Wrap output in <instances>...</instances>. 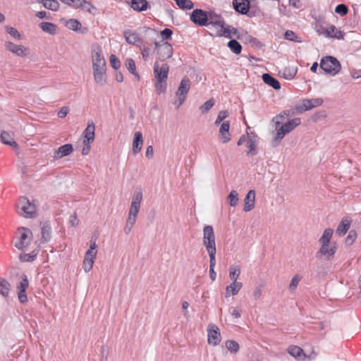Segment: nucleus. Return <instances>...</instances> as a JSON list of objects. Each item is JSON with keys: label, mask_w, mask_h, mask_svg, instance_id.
I'll list each match as a JSON object with an SVG mask.
<instances>
[{"label": "nucleus", "mask_w": 361, "mask_h": 361, "mask_svg": "<svg viewBox=\"0 0 361 361\" xmlns=\"http://www.w3.org/2000/svg\"><path fill=\"white\" fill-rule=\"evenodd\" d=\"M92 61L94 79L97 84L102 86L106 82V60L100 47L92 49Z\"/></svg>", "instance_id": "f257e3e1"}, {"label": "nucleus", "mask_w": 361, "mask_h": 361, "mask_svg": "<svg viewBox=\"0 0 361 361\" xmlns=\"http://www.w3.org/2000/svg\"><path fill=\"white\" fill-rule=\"evenodd\" d=\"M221 32L224 37L226 38L236 37L237 39L245 44H250L251 45H258L259 43L256 38L252 37L246 31L242 29L238 30L233 27H226L224 28L223 27Z\"/></svg>", "instance_id": "f03ea898"}, {"label": "nucleus", "mask_w": 361, "mask_h": 361, "mask_svg": "<svg viewBox=\"0 0 361 361\" xmlns=\"http://www.w3.org/2000/svg\"><path fill=\"white\" fill-rule=\"evenodd\" d=\"M18 213L25 218H34L37 216V207L34 202L30 201L27 197H20L17 202Z\"/></svg>", "instance_id": "7ed1b4c3"}, {"label": "nucleus", "mask_w": 361, "mask_h": 361, "mask_svg": "<svg viewBox=\"0 0 361 361\" xmlns=\"http://www.w3.org/2000/svg\"><path fill=\"white\" fill-rule=\"evenodd\" d=\"M319 66L325 74L331 76H335L341 69L340 61L333 56L322 57L320 61Z\"/></svg>", "instance_id": "20e7f679"}, {"label": "nucleus", "mask_w": 361, "mask_h": 361, "mask_svg": "<svg viewBox=\"0 0 361 361\" xmlns=\"http://www.w3.org/2000/svg\"><path fill=\"white\" fill-rule=\"evenodd\" d=\"M19 240L14 243V246L19 250H25L30 243L32 232L25 227L18 228Z\"/></svg>", "instance_id": "39448f33"}, {"label": "nucleus", "mask_w": 361, "mask_h": 361, "mask_svg": "<svg viewBox=\"0 0 361 361\" xmlns=\"http://www.w3.org/2000/svg\"><path fill=\"white\" fill-rule=\"evenodd\" d=\"M300 118H295L288 120L286 123L282 125L279 129H277L276 135L275 136L276 140H281L284 136L293 130L295 127L300 124Z\"/></svg>", "instance_id": "423d86ee"}, {"label": "nucleus", "mask_w": 361, "mask_h": 361, "mask_svg": "<svg viewBox=\"0 0 361 361\" xmlns=\"http://www.w3.org/2000/svg\"><path fill=\"white\" fill-rule=\"evenodd\" d=\"M142 200V190L141 188H137L134 192L130 207L128 212V216L137 218V214L140 209V204Z\"/></svg>", "instance_id": "0eeeda50"}, {"label": "nucleus", "mask_w": 361, "mask_h": 361, "mask_svg": "<svg viewBox=\"0 0 361 361\" xmlns=\"http://www.w3.org/2000/svg\"><path fill=\"white\" fill-rule=\"evenodd\" d=\"M323 99L322 98L304 99L301 101V104H296L295 109L298 112L302 113L312 109L322 106Z\"/></svg>", "instance_id": "6e6552de"}, {"label": "nucleus", "mask_w": 361, "mask_h": 361, "mask_svg": "<svg viewBox=\"0 0 361 361\" xmlns=\"http://www.w3.org/2000/svg\"><path fill=\"white\" fill-rule=\"evenodd\" d=\"M203 245L206 250L216 247L214 231L213 227L210 225H207L203 228Z\"/></svg>", "instance_id": "1a4fd4ad"}, {"label": "nucleus", "mask_w": 361, "mask_h": 361, "mask_svg": "<svg viewBox=\"0 0 361 361\" xmlns=\"http://www.w3.org/2000/svg\"><path fill=\"white\" fill-rule=\"evenodd\" d=\"M29 286V281L25 274L21 275V280L17 285L18 298L21 304H25L27 302V297L26 290Z\"/></svg>", "instance_id": "9d476101"}, {"label": "nucleus", "mask_w": 361, "mask_h": 361, "mask_svg": "<svg viewBox=\"0 0 361 361\" xmlns=\"http://www.w3.org/2000/svg\"><path fill=\"white\" fill-rule=\"evenodd\" d=\"M207 341L209 345L216 346L221 341L219 327L214 324H209L207 327Z\"/></svg>", "instance_id": "9b49d317"}, {"label": "nucleus", "mask_w": 361, "mask_h": 361, "mask_svg": "<svg viewBox=\"0 0 361 361\" xmlns=\"http://www.w3.org/2000/svg\"><path fill=\"white\" fill-rule=\"evenodd\" d=\"M191 20L196 25L204 26L207 25L208 16L201 9H195L190 16Z\"/></svg>", "instance_id": "f8f14e48"}, {"label": "nucleus", "mask_w": 361, "mask_h": 361, "mask_svg": "<svg viewBox=\"0 0 361 361\" xmlns=\"http://www.w3.org/2000/svg\"><path fill=\"white\" fill-rule=\"evenodd\" d=\"M169 67L167 63H162L159 66L158 62L154 65V73L156 80H167Z\"/></svg>", "instance_id": "ddd939ff"}, {"label": "nucleus", "mask_w": 361, "mask_h": 361, "mask_svg": "<svg viewBox=\"0 0 361 361\" xmlns=\"http://www.w3.org/2000/svg\"><path fill=\"white\" fill-rule=\"evenodd\" d=\"M208 21H209V24H213L216 26L217 34L220 37L224 36L223 34H221L223 27L224 28L226 27H231V25L225 24L221 17L216 14L209 13L208 16Z\"/></svg>", "instance_id": "4468645a"}, {"label": "nucleus", "mask_w": 361, "mask_h": 361, "mask_svg": "<svg viewBox=\"0 0 361 361\" xmlns=\"http://www.w3.org/2000/svg\"><path fill=\"white\" fill-rule=\"evenodd\" d=\"M190 88V80L188 76H184L178 85L176 92V97H187Z\"/></svg>", "instance_id": "2eb2a0df"}, {"label": "nucleus", "mask_w": 361, "mask_h": 361, "mask_svg": "<svg viewBox=\"0 0 361 361\" xmlns=\"http://www.w3.org/2000/svg\"><path fill=\"white\" fill-rule=\"evenodd\" d=\"M83 142L92 144L95 137V125L93 121H88L87 126L82 133Z\"/></svg>", "instance_id": "dca6fc26"}, {"label": "nucleus", "mask_w": 361, "mask_h": 361, "mask_svg": "<svg viewBox=\"0 0 361 361\" xmlns=\"http://www.w3.org/2000/svg\"><path fill=\"white\" fill-rule=\"evenodd\" d=\"M233 6L236 12L247 15L250 8V0H233Z\"/></svg>", "instance_id": "f3484780"}, {"label": "nucleus", "mask_w": 361, "mask_h": 361, "mask_svg": "<svg viewBox=\"0 0 361 361\" xmlns=\"http://www.w3.org/2000/svg\"><path fill=\"white\" fill-rule=\"evenodd\" d=\"M321 247L317 253V257H319V255L325 256L328 259H331L336 252V247L331 246L329 247V244L320 243Z\"/></svg>", "instance_id": "a211bd4d"}, {"label": "nucleus", "mask_w": 361, "mask_h": 361, "mask_svg": "<svg viewBox=\"0 0 361 361\" xmlns=\"http://www.w3.org/2000/svg\"><path fill=\"white\" fill-rule=\"evenodd\" d=\"M73 151L72 144L68 143L60 146L54 152L53 157L55 159L62 158L71 154Z\"/></svg>", "instance_id": "6ab92c4d"}, {"label": "nucleus", "mask_w": 361, "mask_h": 361, "mask_svg": "<svg viewBox=\"0 0 361 361\" xmlns=\"http://www.w3.org/2000/svg\"><path fill=\"white\" fill-rule=\"evenodd\" d=\"M145 32L146 35L152 37H158L159 35H160L163 39H170L173 34L172 30L169 28H165L162 31H161L160 33H159V32L156 30L148 27L146 29Z\"/></svg>", "instance_id": "aec40b11"}, {"label": "nucleus", "mask_w": 361, "mask_h": 361, "mask_svg": "<svg viewBox=\"0 0 361 361\" xmlns=\"http://www.w3.org/2000/svg\"><path fill=\"white\" fill-rule=\"evenodd\" d=\"M244 208L245 212H250L255 207V191L254 190H250L247 193L244 200Z\"/></svg>", "instance_id": "412c9836"}, {"label": "nucleus", "mask_w": 361, "mask_h": 361, "mask_svg": "<svg viewBox=\"0 0 361 361\" xmlns=\"http://www.w3.org/2000/svg\"><path fill=\"white\" fill-rule=\"evenodd\" d=\"M143 144V137L142 133L140 131H136L134 133L133 140V152L134 154H137L140 152L142 149V146Z\"/></svg>", "instance_id": "4be33fe9"}, {"label": "nucleus", "mask_w": 361, "mask_h": 361, "mask_svg": "<svg viewBox=\"0 0 361 361\" xmlns=\"http://www.w3.org/2000/svg\"><path fill=\"white\" fill-rule=\"evenodd\" d=\"M230 121H225L222 122L219 129V134L223 143H227L230 140Z\"/></svg>", "instance_id": "5701e85b"}, {"label": "nucleus", "mask_w": 361, "mask_h": 361, "mask_svg": "<svg viewBox=\"0 0 361 361\" xmlns=\"http://www.w3.org/2000/svg\"><path fill=\"white\" fill-rule=\"evenodd\" d=\"M262 78L263 82L273 89L279 90L281 88L280 82L270 73H263Z\"/></svg>", "instance_id": "b1692460"}, {"label": "nucleus", "mask_w": 361, "mask_h": 361, "mask_svg": "<svg viewBox=\"0 0 361 361\" xmlns=\"http://www.w3.org/2000/svg\"><path fill=\"white\" fill-rule=\"evenodd\" d=\"M243 287L241 282L233 281L230 285L226 288L225 298H228L231 295H235Z\"/></svg>", "instance_id": "393cba45"}, {"label": "nucleus", "mask_w": 361, "mask_h": 361, "mask_svg": "<svg viewBox=\"0 0 361 361\" xmlns=\"http://www.w3.org/2000/svg\"><path fill=\"white\" fill-rule=\"evenodd\" d=\"M42 243H48L51 238V226L49 221H44L41 229Z\"/></svg>", "instance_id": "a878e982"}, {"label": "nucleus", "mask_w": 361, "mask_h": 361, "mask_svg": "<svg viewBox=\"0 0 361 361\" xmlns=\"http://www.w3.org/2000/svg\"><path fill=\"white\" fill-rule=\"evenodd\" d=\"M124 37L126 42L131 45H135V43H141L142 40L139 35L131 30H126L124 32Z\"/></svg>", "instance_id": "bb28decb"}, {"label": "nucleus", "mask_w": 361, "mask_h": 361, "mask_svg": "<svg viewBox=\"0 0 361 361\" xmlns=\"http://www.w3.org/2000/svg\"><path fill=\"white\" fill-rule=\"evenodd\" d=\"M288 353L298 360H302L305 357L304 350L298 345L289 346Z\"/></svg>", "instance_id": "cd10ccee"}, {"label": "nucleus", "mask_w": 361, "mask_h": 361, "mask_svg": "<svg viewBox=\"0 0 361 361\" xmlns=\"http://www.w3.org/2000/svg\"><path fill=\"white\" fill-rule=\"evenodd\" d=\"M11 289V283L6 279L0 278V295L4 298L8 297Z\"/></svg>", "instance_id": "c85d7f7f"}, {"label": "nucleus", "mask_w": 361, "mask_h": 361, "mask_svg": "<svg viewBox=\"0 0 361 361\" xmlns=\"http://www.w3.org/2000/svg\"><path fill=\"white\" fill-rule=\"evenodd\" d=\"M157 54L160 55L163 59H169L172 56L173 47H155Z\"/></svg>", "instance_id": "c756f323"}, {"label": "nucleus", "mask_w": 361, "mask_h": 361, "mask_svg": "<svg viewBox=\"0 0 361 361\" xmlns=\"http://www.w3.org/2000/svg\"><path fill=\"white\" fill-rule=\"evenodd\" d=\"M0 139H1V141L6 145H8L11 147H17L18 146L16 142L13 140V138L11 137V135L6 131H2L1 133Z\"/></svg>", "instance_id": "7c9ffc66"}, {"label": "nucleus", "mask_w": 361, "mask_h": 361, "mask_svg": "<svg viewBox=\"0 0 361 361\" xmlns=\"http://www.w3.org/2000/svg\"><path fill=\"white\" fill-rule=\"evenodd\" d=\"M37 2L42 4L43 6L51 11H57L59 8V3L57 0H37Z\"/></svg>", "instance_id": "2f4dec72"}, {"label": "nucleus", "mask_w": 361, "mask_h": 361, "mask_svg": "<svg viewBox=\"0 0 361 361\" xmlns=\"http://www.w3.org/2000/svg\"><path fill=\"white\" fill-rule=\"evenodd\" d=\"M326 37L336 39H341L343 37V33L336 26L331 25L328 27V31H326Z\"/></svg>", "instance_id": "473e14b6"}, {"label": "nucleus", "mask_w": 361, "mask_h": 361, "mask_svg": "<svg viewBox=\"0 0 361 361\" xmlns=\"http://www.w3.org/2000/svg\"><path fill=\"white\" fill-rule=\"evenodd\" d=\"M298 68L295 66H288L284 68L281 73L283 75V77L286 80H291L293 79L295 75L297 74Z\"/></svg>", "instance_id": "72a5a7b5"}, {"label": "nucleus", "mask_w": 361, "mask_h": 361, "mask_svg": "<svg viewBox=\"0 0 361 361\" xmlns=\"http://www.w3.org/2000/svg\"><path fill=\"white\" fill-rule=\"evenodd\" d=\"M257 136L256 135H253L252 136L248 137V139L247 141V147L249 149V150L247 152V154H251L253 155L257 154V151H256V148H257L256 140H257Z\"/></svg>", "instance_id": "f704fd0d"}, {"label": "nucleus", "mask_w": 361, "mask_h": 361, "mask_svg": "<svg viewBox=\"0 0 361 361\" xmlns=\"http://www.w3.org/2000/svg\"><path fill=\"white\" fill-rule=\"evenodd\" d=\"M148 3L146 0H132L131 7L137 11H143L147 10Z\"/></svg>", "instance_id": "c9c22d12"}, {"label": "nucleus", "mask_w": 361, "mask_h": 361, "mask_svg": "<svg viewBox=\"0 0 361 361\" xmlns=\"http://www.w3.org/2000/svg\"><path fill=\"white\" fill-rule=\"evenodd\" d=\"M95 258L96 257L90 256L86 254L85 255V258L82 262V268L86 273L89 272L92 269Z\"/></svg>", "instance_id": "e433bc0d"}, {"label": "nucleus", "mask_w": 361, "mask_h": 361, "mask_svg": "<svg viewBox=\"0 0 361 361\" xmlns=\"http://www.w3.org/2000/svg\"><path fill=\"white\" fill-rule=\"evenodd\" d=\"M334 233V230L331 228H326L320 238L319 239V243H327L329 244L331 239Z\"/></svg>", "instance_id": "4c0bfd02"}, {"label": "nucleus", "mask_w": 361, "mask_h": 361, "mask_svg": "<svg viewBox=\"0 0 361 361\" xmlns=\"http://www.w3.org/2000/svg\"><path fill=\"white\" fill-rule=\"evenodd\" d=\"M39 26L44 32L51 35L55 34L57 27L55 24L49 22H42Z\"/></svg>", "instance_id": "58836bf2"}, {"label": "nucleus", "mask_w": 361, "mask_h": 361, "mask_svg": "<svg viewBox=\"0 0 361 361\" xmlns=\"http://www.w3.org/2000/svg\"><path fill=\"white\" fill-rule=\"evenodd\" d=\"M225 345L228 350L232 354L237 353L240 348L238 343L233 340L226 341Z\"/></svg>", "instance_id": "ea45409f"}, {"label": "nucleus", "mask_w": 361, "mask_h": 361, "mask_svg": "<svg viewBox=\"0 0 361 361\" xmlns=\"http://www.w3.org/2000/svg\"><path fill=\"white\" fill-rule=\"evenodd\" d=\"M350 226V224L349 221H345L342 220L339 223V224L336 228V233L338 235H345L347 233V231H348Z\"/></svg>", "instance_id": "a19ab883"}, {"label": "nucleus", "mask_w": 361, "mask_h": 361, "mask_svg": "<svg viewBox=\"0 0 361 361\" xmlns=\"http://www.w3.org/2000/svg\"><path fill=\"white\" fill-rule=\"evenodd\" d=\"M240 274V267L238 265H231L229 267V276L233 281H237Z\"/></svg>", "instance_id": "79ce46f5"}, {"label": "nucleus", "mask_w": 361, "mask_h": 361, "mask_svg": "<svg viewBox=\"0 0 361 361\" xmlns=\"http://www.w3.org/2000/svg\"><path fill=\"white\" fill-rule=\"evenodd\" d=\"M154 87H155L156 92L158 94L164 93L166 92V87H167L166 80H156V82L154 83Z\"/></svg>", "instance_id": "37998d69"}, {"label": "nucleus", "mask_w": 361, "mask_h": 361, "mask_svg": "<svg viewBox=\"0 0 361 361\" xmlns=\"http://www.w3.org/2000/svg\"><path fill=\"white\" fill-rule=\"evenodd\" d=\"M78 8H80L83 11H85L90 13L94 14L97 11L95 6H94L90 2L87 1L86 0H83V2L81 1V6H78Z\"/></svg>", "instance_id": "c03bdc74"}, {"label": "nucleus", "mask_w": 361, "mask_h": 361, "mask_svg": "<svg viewBox=\"0 0 361 361\" xmlns=\"http://www.w3.org/2000/svg\"><path fill=\"white\" fill-rule=\"evenodd\" d=\"M66 26L70 30L77 31L80 29L81 23L76 19H69L67 20Z\"/></svg>", "instance_id": "a18cd8bd"}, {"label": "nucleus", "mask_w": 361, "mask_h": 361, "mask_svg": "<svg viewBox=\"0 0 361 361\" xmlns=\"http://www.w3.org/2000/svg\"><path fill=\"white\" fill-rule=\"evenodd\" d=\"M181 9H192L194 4L191 0H174Z\"/></svg>", "instance_id": "49530a36"}, {"label": "nucleus", "mask_w": 361, "mask_h": 361, "mask_svg": "<svg viewBox=\"0 0 361 361\" xmlns=\"http://www.w3.org/2000/svg\"><path fill=\"white\" fill-rule=\"evenodd\" d=\"M8 50L18 56H24L27 52V47H8Z\"/></svg>", "instance_id": "de8ad7c7"}, {"label": "nucleus", "mask_w": 361, "mask_h": 361, "mask_svg": "<svg viewBox=\"0 0 361 361\" xmlns=\"http://www.w3.org/2000/svg\"><path fill=\"white\" fill-rule=\"evenodd\" d=\"M214 105V99H210L200 106V110L202 114H207L213 107Z\"/></svg>", "instance_id": "09e8293b"}, {"label": "nucleus", "mask_w": 361, "mask_h": 361, "mask_svg": "<svg viewBox=\"0 0 361 361\" xmlns=\"http://www.w3.org/2000/svg\"><path fill=\"white\" fill-rule=\"evenodd\" d=\"M357 238V232L355 230H350L345 238V244L346 246H350Z\"/></svg>", "instance_id": "8fccbe9b"}, {"label": "nucleus", "mask_w": 361, "mask_h": 361, "mask_svg": "<svg viewBox=\"0 0 361 361\" xmlns=\"http://www.w3.org/2000/svg\"><path fill=\"white\" fill-rule=\"evenodd\" d=\"M229 203L231 207H235L238 202V193L236 190H232L228 194Z\"/></svg>", "instance_id": "3c124183"}, {"label": "nucleus", "mask_w": 361, "mask_h": 361, "mask_svg": "<svg viewBox=\"0 0 361 361\" xmlns=\"http://www.w3.org/2000/svg\"><path fill=\"white\" fill-rule=\"evenodd\" d=\"M208 255L209 256V268H214L216 266V247H214V249L207 250Z\"/></svg>", "instance_id": "603ef678"}, {"label": "nucleus", "mask_w": 361, "mask_h": 361, "mask_svg": "<svg viewBox=\"0 0 361 361\" xmlns=\"http://www.w3.org/2000/svg\"><path fill=\"white\" fill-rule=\"evenodd\" d=\"M135 221H136V218L128 216V217L126 220V226L124 227V232L126 234H128L130 233Z\"/></svg>", "instance_id": "864d4df0"}, {"label": "nucleus", "mask_w": 361, "mask_h": 361, "mask_svg": "<svg viewBox=\"0 0 361 361\" xmlns=\"http://www.w3.org/2000/svg\"><path fill=\"white\" fill-rule=\"evenodd\" d=\"M96 249H97L96 240H93V238H92L91 240H90V248L86 251L85 254L90 255V256L96 257L97 253V251Z\"/></svg>", "instance_id": "5fc2aeb1"}, {"label": "nucleus", "mask_w": 361, "mask_h": 361, "mask_svg": "<svg viewBox=\"0 0 361 361\" xmlns=\"http://www.w3.org/2000/svg\"><path fill=\"white\" fill-rule=\"evenodd\" d=\"M111 66L116 71L118 70L121 67V61L114 54H111L109 58Z\"/></svg>", "instance_id": "6e6d98bb"}, {"label": "nucleus", "mask_w": 361, "mask_h": 361, "mask_svg": "<svg viewBox=\"0 0 361 361\" xmlns=\"http://www.w3.org/2000/svg\"><path fill=\"white\" fill-rule=\"evenodd\" d=\"M290 110H285L283 111L282 114L275 116L273 118V121L275 123L276 126H279L281 124V119H283L286 117H288L290 116Z\"/></svg>", "instance_id": "4d7b16f0"}, {"label": "nucleus", "mask_w": 361, "mask_h": 361, "mask_svg": "<svg viewBox=\"0 0 361 361\" xmlns=\"http://www.w3.org/2000/svg\"><path fill=\"white\" fill-rule=\"evenodd\" d=\"M290 110H285L283 111L282 114L275 116L273 118V121L275 123L276 126H279L281 124V119H283L286 117H288L290 116Z\"/></svg>", "instance_id": "13d9d810"}, {"label": "nucleus", "mask_w": 361, "mask_h": 361, "mask_svg": "<svg viewBox=\"0 0 361 361\" xmlns=\"http://www.w3.org/2000/svg\"><path fill=\"white\" fill-rule=\"evenodd\" d=\"M284 38L287 40L300 42L301 41L298 39V37L291 30H288L284 34Z\"/></svg>", "instance_id": "bf43d9fd"}, {"label": "nucleus", "mask_w": 361, "mask_h": 361, "mask_svg": "<svg viewBox=\"0 0 361 361\" xmlns=\"http://www.w3.org/2000/svg\"><path fill=\"white\" fill-rule=\"evenodd\" d=\"M125 66H126L127 70L130 73H133V72H135V71H136V66H135V61L133 59H131V58H128L126 60Z\"/></svg>", "instance_id": "052dcab7"}, {"label": "nucleus", "mask_w": 361, "mask_h": 361, "mask_svg": "<svg viewBox=\"0 0 361 361\" xmlns=\"http://www.w3.org/2000/svg\"><path fill=\"white\" fill-rule=\"evenodd\" d=\"M228 116V112L226 110H221L219 112L217 118L214 122L216 126H219L226 118Z\"/></svg>", "instance_id": "680f3d73"}, {"label": "nucleus", "mask_w": 361, "mask_h": 361, "mask_svg": "<svg viewBox=\"0 0 361 361\" xmlns=\"http://www.w3.org/2000/svg\"><path fill=\"white\" fill-rule=\"evenodd\" d=\"M6 32L11 35L13 38L20 39L22 37V35L19 33V32L14 27L11 26L6 27Z\"/></svg>", "instance_id": "e2e57ef3"}, {"label": "nucleus", "mask_w": 361, "mask_h": 361, "mask_svg": "<svg viewBox=\"0 0 361 361\" xmlns=\"http://www.w3.org/2000/svg\"><path fill=\"white\" fill-rule=\"evenodd\" d=\"M348 8L345 4H341L336 6L335 12L341 16H344L348 13Z\"/></svg>", "instance_id": "0e129e2a"}, {"label": "nucleus", "mask_w": 361, "mask_h": 361, "mask_svg": "<svg viewBox=\"0 0 361 361\" xmlns=\"http://www.w3.org/2000/svg\"><path fill=\"white\" fill-rule=\"evenodd\" d=\"M63 4H66L70 6H72L75 8H78V6H81V1L83 2V0H60Z\"/></svg>", "instance_id": "69168bd1"}, {"label": "nucleus", "mask_w": 361, "mask_h": 361, "mask_svg": "<svg viewBox=\"0 0 361 361\" xmlns=\"http://www.w3.org/2000/svg\"><path fill=\"white\" fill-rule=\"evenodd\" d=\"M300 281V277L298 274L293 276L289 285V288L291 291L296 289Z\"/></svg>", "instance_id": "338daca9"}, {"label": "nucleus", "mask_w": 361, "mask_h": 361, "mask_svg": "<svg viewBox=\"0 0 361 361\" xmlns=\"http://www.w3.org/2000/svg\"><path fill=\"white\" fill-rule=\"evenodd\" d=\"M19 260L21 262H32L35 261L33 259V257H32L29 253L27 254H20L19 255Z\"/></svg>", "instance_id": "774afa93"}]
</instances>
